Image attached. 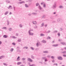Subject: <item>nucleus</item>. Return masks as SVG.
Returning a JSON list of instances; mask_svg holds the SVG:
<instances>
[{
	"label": "nucleus",
	"instance_id": "obj_1",
	"mask_svg": "<svg viewBox=\"0 0 66 66\" xmlns=\"http://www.w3.org/2000/svg\"><path fill=\"white\" fill-rule=\"evenodd\" d=\"M56 2H55L54 3V4L53 5L52 8L53 9H54V8H56Z\"/></svg>",
	"mask_w": 66,
	"mask_h": 66
},
{
	"label": "nucleus",
	"instance_id": "obj_2",
	"mask_svg": "<svg viewBox=\"0 0 66 66\" xmlns=\"http://www.w3.org/2000/svg\"><path fill=\"white\" fill-rule=\"evenodd\" d=\"M58 60H63V58L61 56H59L57 57Z\"/></svg>",
	"mask_w": 66,
	"mask_h": 66
},
{
	"label": "nucleus",
	"instance_id": "obj_3",
	"mask_svg": "<svg viewBox=\"0 0 66 66\" xmlns=\"http://www.w3.org/2000/svg\"><path fill=\"white\" fill-rule=\"evenodd\" d=\"M28 33L29 35H31V36H33V34H34L33 33L31 32L30 31H28Z\"/></svg>",
	"mask_w": 66,
	"mask_h": 66
},
{
	"label": "nucleus",
	"instance_id": "obj_4",
	"mask_svg": "<svg viewBox=\"0 0 66 66\" xmlns=\"http://www.w3.org/2000/svg\"><path fill=\"white\" fill-rule=\"evenodd\" d=\"M10 37L11 38H14V39L17 38V37H16L15 36H10Z\"/></svg>",
	"mask_w": 66,
	"mask_h": 66
},
{
	"label": "nucleus",
	"instance_id": "obj_5",
	"mask_svg": "<svg viewBox=\"0 0 66 66\" xmlns=\"http://www.w3.org/2000/svg\"><path fill=\"white\" fill-rule=\"evenodd\" d=\"M36 45L37 47H38V46L40 45V42H38L37 44Z\"/></svg>",
	"mask_w": 66,
	"mask_h": 66
},
{
	"label": "nucleus",
	"instance_id": "obj_6",
	"mask_svg": "<svg viewBox=\"0 0 66 66\" xmlns=\"http://www.w3.org/2000/svg\"><path fill=\"white\" fill-rule=\"evenodd\" d=\"M27 60L28 61H29V62H32V60L30 58H28V59Z\"/></svg>",
	"mask_w": 66,
	"mask_h": 66
},
{
	"label": "nucleus",
	"instance_id": "obj_7",
	"mask_svg": "<svg viewBox=\"0 0 66 66\" xmlns=\"http://www.w3.org/2000/svg\"><path fill=\"white\" fill-rule=\"evenodd\" d=\"M23 49H28V47L27 46L24 47L23 48Z\"/></svg>",
	"mask_w": 66,
	"mask_h": 66
},
{
	"label": "nucleus",
	"instance_id": "obj_8",
	"mask_svg": "<svg viewBox=\"0 0 66 66\" xmlns=\"http://www.w3.org/2000/svg\"><path fill=\"white\" fill-rule=\"evenodd\" d=\"M59 45L58 44H55V45H52V46L53 47H57Z\"/></svg>",
	"mask_w": 66,
	"mask_h": 66
},
{
	"label": "nucleus",
	"instance_id": "obj_9",
	"mask_svg": "<svg viewBox=\"0 0 66 66\" xmlns=\"http://www.w3.org/2000/svg\"><path fill=\"white\" fill-rule=\"evenodd\" d=\"M25 3V2L24 1H22L20 2H19V4H22V3Z\"/></svg>",
	"mask_w": 66,
	"mask_h": 66
},
{
	"label": "nucleus",
	"instance_id": "obj_10",
	"mask_svg": "<svg viewBox=\"0 0 66 66\" xmlns=\"http://www.w3.org/2000/svg\"><path fill=\"white\" fill-rule=\"evenodd\" d=\"M32 23L33 24H36V23H37V22L36 21H33L32 22Z\"/></svg>",
	"mask_w": 66,
	"mask_h": 66
},
{
	"label": "nucleus",
	"instance_id": "obj_11",
	"mask_svg": "<svg viewBox=\"0 0 66 66\" xmlns=\"http://www.w3.org/2000/svg\"><path fill=\"white\" fill-rule=\"evenodd\" d=\"M62 20V19H57V21L58 22H60Z\"/></svg>",
	"mask_w": 66,
	"mask_h": 66
},
{
	"label": "nucleus",
	"instance_id": "obj_12",
	"mask_svg": "<svg viewBox=\"0 0 66 66\" xmlns=\"http://www.w3.org/2000/svg\"><path fill=\"white\" fill-rule=\"evenodd\" d=\"M25 7H26V8H28L29 7V6L27 5V4H25Z\"/></svg>",
	"mask_w": 66,
	"mask_h": 66
},
{
	"label": "nucleus",
	"instance_id": "obj_13",
	"mask_svg": "<svg viewBox=\"0 0 66 66\" xmlns=\"http://www.w3.org/2000/svg\"><path fill=\"white\" fill-rule=\"evenodd\" d=\"M39 9L40 10H42V8L40 7V5L38 6Z\"/></svg>",
	"mask_w": 66,
	"mask_h": 66
},
{
	"label": "nucleus",
	"instance_id": "obj_14",
	"mask_svg": "<svg viewBox=\"0 0 66 66\" xmlns=\"http://www.w3.org/2000/svg\"><path fill=\"white\" fill-rule=\"evenodd\" d=\"M11 9H12L13 7H12V6L11 5H10L9 7H7V8L8 9H10V8H11Z\"/></svg>",
	"mask_w": 66,
	"mask_h": 66
},
{
	"label": "nucleus",
	"instance_id": "obj_15",
	"mask_svg": "<svg viewBox=\"0 0 66 66\" xmlns=\"http://www.w3.org/2000/svg\"><path fill=\"white\" fill-rule=\"evenodd\" d=\"M59 8L60 9H63L64 7L62 6L61 5L59 6Z\"/></svg>",
	"mask_w": 66,
	"mask_h": 66
},
{
	"label": "nucleus",
	"instance_id": "obj_16",
	"mask_svg": "<svg viewBox=\"0 0 66 66\" xmlns=\"http://www.w3.org/2000/svg\"><path fill=\"white\" fill-rule=\"evenodd\" d=\"M43 52L44 53H48V51H43Z\"/></svg>",
	"mask_w": 66,
	"mask_h": 66
},
{
	"label": "nucleus",
	"instance_id": "obj_17",
	"mask_svg": "<svg viewBox=\"0 0 66 66\" xmlns=\"http://www.w3.org/2000/svg\"><path fill=\"white\" fill-rule=\"evenodd\" d=\"M37 13L36 12V13H34V12H33V13H32L31 14H32V15H36V14H37Z\"/></svg>",
	"mask_w": 66,
	"mask_h": 66
},
{
	"label": "nucleus",
	"instance_id": "obj_18",
	"mask_svg": "<svg viewBox=\"0 0 66 66\" xmlns=\"http://www.w3.org/2000/svg\"><path fill=\"white\" fill-rule=\"evenodd\" d=\"M9 13V12L7 11L5 12L4 14L5 15H7Z\"/></svg>",
	"mask_w": 66,
	"mask_h": 66
},
{
	"label": "nucleus",
	"instance_id": "obj_19",
	"mask_svg": "<svg viewBox=\"0 0 66 66\" xmlns=\"http://www.w3.org/2000/svg\"><path fill=\"white\" fill-rule=\"evenodd\" d=\"M37 26L36 25H35V26L34 27V28L35 29H37Z\"/></svg>",
	"mask_w": 66,
	"mask_h": 66
},
{
	"label": "nucleus",
	"instance_id": "obj_20",
	"mask_svg": "<svg viewBox=\"0 0 66 66\" xmlns=\"http://www.w3.org/2000/svg\"><path fill=\"white\" fill-rule=\"evenodd\" d=\"M20 58V57L19 56H18L17 59V61H19V60H20V59H19Z\"/></svg>",
	"mask_w": 66,
	"mask_h": 66
},
{
	"label": "nucleus",
	"instance_id": "obj_21",
	"mask_svg": "<svg viewBox=\"0 0 66 66\" xmlns=\"http://www.w3.org/2000/svg\"><path fill=\"white\" fill-rule=\"evenodd\" d=\"M14 50V48H12L11 49V50H10V52H13V51Z\"/></svg>",
	"mask_w": 66,
	"mask_h": 66
},
{
	"label": "nucleus",
	"instance_id": "obj_22",
	"mask_svg": "<svg viewBox=\"0 0 66 66\" xmlns=\"http://www.w3.org/2000/svg\"><path fill=\"white\" fill-rule=\"evenodd\" d=\"M36 6H39V4L38 3L36 4Z\"/></svg>",
	"mask_w": 66,
	"mask_h": 66
},
{
	"label": "nucleus",
	"instance_id": "obj_23",
	"mask_svg": "<svg viewBox=\"0 0 66 66\" xmlns=\"http://www.w3.org/2000/svg\"><path fill=\"white\" fill-rule=\"evenodd\" d=\"M10 21H9L7 20V26H9V24H10Z\"/></svg>",
	"mask_w": 66,
	"mask_h": 66
},
{
	"label": "nucleus",
	"instance_id": "obj_24",
	"mask_svg": "<svg viewBox=\"0 0 66 66\" xmlns=\"http://www.w3.org/2000/svg\"><path fill=\"white\" fill-rule=\"evenodd\" d=\"M22 61H25L26 60V58H23L21 59Z\"/></svg>",
	"mask_w": 66,
	"mask_h": 66
},
{
	"label": "nucleus",
	"instance_id": "obj_25",
	"mask_svg": "<svg viewBox=\"0 0 66 66\" xmlns=\"http://www.w3.org/2000/svg\"><path fill=\"white\" fill-rule=\"evenodd\" d=\"M3 37L4 38H7V36L6 35H4L3 36Z\"/></svg>",
	"mask_w": 66,
	"mask_h": 66
},
{
	"label": "nucleus",
	"instance_id": "obj_26",
	"mask_svg": "<svg viewBox=\"0 0 66 66\" xmlns=\"http://www.w3.org/2000/svg\"><path fill=\"white\" fill-rule=\"evenodd\" d=\"M42 42L43 43H46V41L45 40H43L42 41Z\"/></svg>",
	"mask_w": 66,
	"mask_h": 66
},
{
	"label": "nucleus",
	"instance_id": "obj_27",
	"mask_svg": "<svg viewBox=\"0 0 66 66\" xmlns=\"http://www.w3.org/2000/svg\"><path fill=\"white\" fill-rule=\"evenodd\" d=\"M18 42H21V39H19L18 40Z\"/></svg>",
	"mask_w": 66,
	"mask_h": 66
},
{
	"label": "nucleus",
	"instance_id": "obj_28",
	"mask_svg": "<svg viewBox=\"0 0 66 66\" xmlns=\"http://www.w3.org/2000/svg\"><path fill=\"white\" fill-rule=\"evenodd\" d=\"M4 57V56L3 55L1 56L0 57V60L1 59H2V58H3V57Z\"/></svg>",
	"mask_w": 66,
	"mask_h": 66
},
{
	"label": "nucleus",
	"instance_id": "obj_29",
	"mask_svg": "<svg viewBox=\"0 0 66 66\" xmlns=\"http://www.w3.org/2000/svg\"><path fill=\"white\" fill-rule=\"evenodd\" d=\"M40 36H45V35L43 34H41L40 35Z\"/></svg>",
	"mask_w": 66,
	"mask_h": 66
},
{
	"label": "nucleus",
	"instance_id": "obj_30",
	"mask_svg": "<svg viewBox=\"0 0 66 66\" xmlns=\"http://www.w3.org/2000/svg\"><path fill=\"white\" fill-rule=\"evenodd\" d=\"M21 64V62H19L17 63V65H20Z\"/></svg>",
	"mask_w": 66,
	"mask_h": 66
},
{
	"label": "nucleus",
	"instance_id": "obj_31",
	"mask_svg": "<svg viewBox=\"0 0 66 66\" xmlns=\"http://www.w3.org/2000/svg\"><path fill=\"white\" fill-rule=\"evenodd\" d=\"M6 2L7 3H10L11 2L9 0H6Z\"/></svg>",
	"mask_w": 66,
	"mask_h": 66
},
{
	"label": "nucleus",
	"instance_id": "obj_32",
	"mask_svg": "<svg viewBox=\"0 0 66 66\" xmlns=\"http://www.w3.org/2000/svg\"><path fill=\"white\" fill-rule=\"evenodd\" d=\"M33 31V29H30V30H29L28 32H31V31Z\"/></svg>",
	"mask_w": 66,
	"mask_h": 66
},
{
	"label": "nucleus",
	"instance_id": "obj_33",
	"mask_svg": "<svg viewBox=\"0 0 66 66\" xmlns=\"http://www.w3.org/2000/svg\"><path fill=\"white\" fill-rule=\"evenodd\" d=\"M31 57L32 59H34V57L32 55H31Z\"/></svg>",
	"mask_w": 66,
	"mask_h": 66
},
{
	"label": "nucleus",
	"instance_id": "obj_34",
	"mask_svg": "<svg viewBox=\"0 0 66 66\" xmlns=\"http://www.w3.org/2000/svg\"><path fill=\"white\" fill-rule=\"evenodd\" d=\"M53 33H57V30H55L53 31Z\"/></svg>",
	"mask_w": 66,
	"mask_h": 66
},
{
	"label": "nucleus",
	"instance_id": "obj_35",
	"mask_svg": "<svg viewBox=\"0 0 66 66\" xmlns=\"http://www.w3.org/2000/svg\"><path fill=\"white\" fill-rule=\"evenodd\" d=\"M30 48L32 50H34V48H32V47H30Z\"/></svg>",
	"mask_w": 66,
	"mask_h": 66
},
{
	"label": "nucleus",
	"instance_id": "obj_36",
	"mask_svg": "<svg viewBox=\"0 0 66 66\" xmlns=\"http://www.w3.org/2000/svg\"><path fill=\"white\" fill-rule=\"evenodd\" d=\"M12 29L11 28H9V31H12Z\"/></svg>",
	"mask_w": 66,
	"mask_h": 66
},
{
	"label": "nucleus",
	"instance_id": "obj_37",
	"mask_svg": "<svg viewBox=\"0 0 66 66\" xmlns=\"http://www.w3.org/2000/svg\"><path fill=\"white\" fill-rule=\"evenodd\" d=\"M19 26L20 28H22V25L21 24H20Z\"/></svg>",
	"mask_w": 66,
	"mask_h": 66
},
{
	"label": "nucleus",
	"instance_id": "obj_38",
	"mask_svg": "<svg viewBox=\"0 0 66 66\" xmlns=\"http://www.w3.org/2000/svg\"><path fill=\"white\" fill-rule=\"evenodd\" d=\"M61 44L63 45H65V43L64 42H61Z\"/></svg>",
	"mask_w": 66,
	"mask_h": 66
},
{
	"label": "nucleus",
	"instance_id": "obj_39",
	"mask_svg": "<svg viewBox=\"0 0 66 66\" xmlns=\"http://www.w3.org/2000/svg\"><path fill=\"white\" fill-rule=\"evenodd\" d=\"M3 64L5 65V66H7V64L5 63H4Z\"/></svg>",
	"mask_w": 66,
	"mask_h": 66
},
{
	"label": "nucleus",
	"instance_id": "obj_40",
	"mask_svg": "<svg viewBox=\"0 0 66 66\" xmlns=\"http://www.w3.org/2000/svg\"><path fill=\"white\" fill-rule=\"evenodd\" d=\"M44 23H43L41 24L42 27H44Z\"/></svg>",
	"mask_w": 66,
	"mask_h": 66
},
{
	"label": "nucleus",
	"instance_id": "obj_41",
	"mask_svg": "<svg viewBox=\"0 0 66 66\" xmlns=\"http://www.w3.org/2000/svg\"><path fill=\"white\" fill-rule=\"evenodd\" d=\"M35 66V65L34 64L29 65V66Z\"/></svg>",
	"mask_w": 66,
	"mask_h": 66
},
{
	"label": "nucleus",
	"instance_id": "obj_42",
	"mask_svg": "<svg viewBox=\"0 0 66 66\" xmlns=\"http://www.w3.org/2000/svg\"><path fill=\"white\" fill-rule=\"evenodd\" d=\"M32 14L31 13H29L28 15L29 16H31V15H32Z\"/></svg>",
	"mask_w": 66,
	"mask_h": 66
},
{
	"label": "nucleus",
	"instance_id": "obj_43",
	"mask_svg": "<svg viewBox=\"0 0 66 66\" xmlns=\"http://www.w3.org/2000/svg\"><path fill=\"white\" fill-rule=\"evenodd\" d=\"M12 45H14V46H15V45H16V44L15 43H12Z\"/></svg>",
	"mask_w": 66,
	"mask_h": 66
},
{
	"label": "nucleus",
	"instance_id": "obj_44",
	"mask_svg": "<svg viewBox=\"0 0 66 66\" xmlns=\"http://www.w3.org/2000/svg\"><path fill=\"white\" fill-rule=\"evenodd\" d=\"M50 32H51V31H50V30H48V31L46 32V33H50Z\"/></svg>",
	"mask_w": 66,
	"mask_h": 66
},
{
	"label": "nucleus",
	"instance_id": "obj_45",
	"mask_svg": "<svg viewBox=\"0 0 66 66\" xmlns=\"http://www.w3.org/2000/svg\"><path fill=\"white\" fill-rule=\"evenodd\" d=\"M62 53H66V51H64L62 52Z\"/></svg>",
	"mask_w": 66,
	"mask_h": 66
},
{
	"label": "nucleus",
	"instance_id": "obj_46",
	"mask_svg": "<svg viewBox=\"0 0 66 66\" xmlns=\"http://www.w3.org/2000/svg\"><path fill=\"white\" fill-rule=\"evenodd\" d=\"M51 58L52 59H54V57L53 56H51Z\"/></svg>",
	"mask_w": 66,
	"mask_h": 66
},
{
	"label": "nucleus",
	"instance_id": "obj_47",
	"mask_svg": "<svg viewBox=\"0 0 66 66\" xmlns=\"http://www.w3.org/2000/svg\"><path fill=\"white\" fill-rule=\"evenodd\" d=\"M3 29H6V27H4L2 28Z\"/></svg>",
	"mask_w": 66,
	"mask_h": 66
},
{
	"label": "nucleus",
	"instance_id": "obj_48",
	"mask_svg": "<svg viewBox=\"0 0 66 66\" xmlns=\"http://www.w3.org/2000/svg\"><path fill=\"white\" fill-rule=\"evenodd\" d=\"M47 39H50V37H48L47 38Z\"/></svg>",
	"mask_w": 66,
	"mask_h": 66
},
{
	"label": "nucleus",
	"instance_id": "obj_49",
	"mask_svg": "<svg viewBox=\"0 0 66 66\" xmlns=\"http://www.w3.org/2000/svg\"><path fill=\"white\" fill-rule=\"evenodd\" d=\"M53 65H56V66L57 65V63H54L53 64Z\"/></svg>",
	"mask_w": 66,
	"mask_h": 66
},
{
	"label": "nucleus",
	"instance_id": "obj_50",
	"mask_svg": "<svg viewBox=\"0 0 66 66\" xmlns=\"http://www.w3.org/2000/svg\"><path fill=\"white\" fill-rule=\"evenodd\" d=\"M46 4H44V5H43V7H46Z\"/></svg>",
	"mask_w": 66,
	"mask_h": 66
},
{
	"label": "nucleus",
	"instance_id": "obj_51",
	"mask_svg": "<svg viewBox=\"0 0 66 66\" xmlns=\"http://www.w3.org/2000/svg\"><path fill=\"white\" fill-rule=\"evenodd\" d=\"M23 63H24V64H26L27 63L26 62V61H23Z\"/></svg>",
	"mask_w": 66,
	"mask_h": 66
},
{
	"label": "nucleus",
	"instance_id": "obj_52",
	"mask_svg": "<svg viewBox=\"0 0 66 66\" xmlns=\"http://www.w3.org/2000/svg\"><path fill=\"white\" fill-rule=\"evenodd\" d=\"M48 61V60H47V59H45V62H46Z\"/></svg>",
	"mask_w": 66,
	"mask_h": 66
},
{
	"label": "nucleus",
	"instance_id": "obj_53",
	"mask_svg": "<svg viewBox=\"0 0 66 66\" xmlns=\"http://www.w3.org/2000/svg\"><path fill=\"white\" fill-rule=\"evenodd\" d=\"M52 62H53V63H54V62H55V61L54 60H53Z\"/></svg>",
	"mask_w": 66,
	"mask_h": 66
},
{
	"label": "nucleus",
	"instance_id": "obj_54",
	"mask_svg": "<svg viewBox=\"0 0 66 66\" xmlns=\"http://www.w3.org/2000/svg\"><path fill=\"white\" fill-rule=\"evenodd\" d=\"M42 59L44 60L46 59V57H42Z\"/></svg>",
	"mask_w": 66,
	"mask_h": 66
},
{
	"label": "nucleus",
	"instance_id": "obj_55",
	"mask_svg": "<svg viewBox=\"0 0 66 66\" xmlns=\"http://www.w3.org/2000/svg\"><path fill=\"white\" fill-rule=\"evenodd\" d=\"M58 35L59 36H60V33H58Z\"/></svg>",
	"mask_w": 66,
	"mask_h": 66
},
{
	"label": "nucleus",
	"instance_id": "obj_56",
	"mask_svg": "<svg viewBox=\"0 0 66 66\" xmlns=\"http://www.w3.org/2000/svg\"><path fill=\"white\" fill-rule=\"evenodd\" d=\"M35 50L36 51H38V48H36V49Z\"/></svg>",
	"mask_w": 66,
	"mask_h": 66
},
{
	"label": "nucleus",
	"instance_id": "obj_57",
	"mask_svg": "<svg viewBox=\"0 0 66 66\" xmlns=\"http://www.w3.org/2000/svg\"><path fill=\"white\" fill-rule=\"evenodd\" d=\"M46 17V16L44 15H43L42 17V18H44V17Z\"/></svg>",
	"mask_w": 66,
	"mask_h": 66
},
{
	"label": "nucleus",
	"instance_id": "obj_58",
	"mask_svg": "<svg viewBox=\"0 0 66 66\" xmlns=\"http://www.w3.org/2000/svg\"><path fill=\"white\" fill-rule=\"evenodd\" d=\"M47 57H48L49 58H50V55L48 56H47Z\"/></svg>",
	"mask_w": 66,
	"mask_h": 66
},
{
	"label": "nucleus",
	"instance_id": "obj_59",
	"mask_svg": "<svg viewBox=\"0 0 66 66\" xmlns=\"http://www.w3.org/2000/svg\"><path fill=\"white\" fill-rule=\"evenodd\" d=\"M63 56H64V57H66V55H63Z\"/></svg>",
	"mask_w": 66,
	"mask_h": 66
},
{
	"label": "nucleus",
	"instance_id": "obj_60",
	"mask_svg": "<svg viewBox=\"0 0 66 66\" xmlns=\"http://www.w3.org/2000/svg\"><path fill=\"white\" fill-rule=\"evenodd\" d=\"M16 49H20V48L19 47H17L16 48Z\"/></svg>",
	"mask_w": 66,
	"mask_h": 66
},
{
	"label": "nucleus",
	"instance_id": "obj_61",
	"mask_svg": "<svg viewBox=\"0 0 66 66\" xmlns=\"http://www.w3.org/2000/svg\"><path fill=\"white\" fill-rule=\"evenodd\" d=\"M16 34V36H18V34Z\"/></svg>",
	"mask_w": 66,
	"mask_h": 66
},
{
	"label": "nucleus",
	"instance_id": "obj_62",
	"mask_svg": "<svg viewBox=\"0 0 66 66\" xmlns=\"http://www.w3.org/2000/svg\"><path fill=\"white\" fill-rule=\"evenodd\" d=\"M47 24H46L45 25V27H47Z\"/></svg>",
	"mask_w": 66,
	"mask_h": 66
},
{
	"label": "nucleus",
	"instance_id": "obj_63",
	"mask_svg": "<svg viewBox=\"0 0 66 66\" xmlns=\"http://www.w3.org/2000/svg\"><path fill=\"white\" fill-rule=\"evenodd\" d=\"M56 14V12H54L53 13V14Z\"/></svg>",
	"mask_w": 66,
	"mask_h": 66
},
{
	"label": "nucleus",
	"instance_id": "obj_64",
	"mask_svg": "<svg viewBox=\"0 0 66 66\" xmlns=\"http://www.w3.org/2000/svg\"><path fill=\"white\" fill-rule=\"evenodd\" d=\"M12 12H10L9 13V14L10 15H11L12 14Z\"/></svg>",
	"mask_w": 66,
	"mask_h": 66
}]
</instances>
